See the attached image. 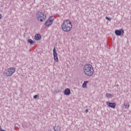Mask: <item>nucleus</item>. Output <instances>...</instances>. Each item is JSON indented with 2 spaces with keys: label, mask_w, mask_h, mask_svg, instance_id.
<instances>
[{
  "label": "nucleus",
  "mask_w": 131,
  "mask_h": 131,
  "mask_svg": "<svg viewBox=\"0 0 131 131\" xmlns=\"http://www.w3.org/2000/svg\"><path fill=\"white\" fill-rule=\"evenodd\" d=\"M61 29L64 32H69L72 29V23L69 20H65L61 24Z\"/></svg>",
  "instance_id": "1"
},
{
  "label": "nucleus",
  "mask_w": 131,
  "mask_h": 131,
  "mask_svg": "<svg viewBox=\"0 0 131 131\" xmlns=\"http://www.w3.org/2000/svg\"><path fill=\"white\" fill-rule=\"evenodd\" d=\"M84 73L86 76L91 77L94 75V68L91 64H85L83 67Z\"/></svg>",
  "instance_id": "2"
},
{
  "label": "nucleus",
  "mask_w": 131,
  "mask_h": 131,
  "mask_svg": "<svg viewBox=\"0 0 131 131\" xmlns=\"http://www.w3.org/2000/svg\"><path fill=\"white\" fill-rule=\"evenodd\" d=\"M36 17L38 21L42 22V21H45V20H46L47 18V14H46V12H45V11H39L36 13Z\"/></svg>",
  "instance_id": "3"
},
{
  "label": "nucleus",
  "mask_w": 131,
  "mask_h": 131,
  "mask_svg": "<svg viewBox=\"0 0 131 131\" xmlns=\"http://www.w3.org/2000/svg\"><path fill=\"white\" fill-rule=\"evenodd\" d=\"M15 72H16V68H15V67H11L7 69L4 73V74L5 76H7V77H10V76H12Z\"/></svg>",
  "instance_id": "4"
},
{
  "label": "nucleus",
  "mask_w": 131,
  "mask_h": 131,
  "mask_svg": "<svg viewBox=\"0 0 131 131\" xmlns=\"http://www.w3.org/2000/svg\"><path fill=\"white\" fill-rule=\"evenodd\" d=\"M54 19H55V17H54V16H50L48 18V19L46 21L45 26L49 27V26H50V25H52V24H53V22L54 21Z\"/></svg>",
  "instance_id": "5"
},
{
  "label": "nucleus",
  "mask_w": 131,
  "mask_h": 131,
  "mask_svg": "<svg viewBox=\"0 0 131 131\" xmlns=\"http://www.w3.org/2000/svg\"><path fill=\"white\" fill-rule=\"evenodd\" d=\"M53 56L55 62H59V59L58 58V54H57V52H56V48H54L53 50Z\"/></svg>",
  "instance_id": "6"
},
{
  "label": "nucleus",
  "mask_w": 131,
  "mask_h": 131,
  "mask_svg": "<svg viewBox=\"0 0 131 131\" xmlns=\"http://www.w3.org/2000/svg\"><path fill=\"white\" fill-rule=\"evenodd\" d=\"M115 33L116 35L119 36L121 35V33H124V30H123V29H120V30H116L115 31Z\"/></svg>",
  "instance_id": "7"
},
{
  "label": "nucleus",
  "mask_w": 131,
  "mask_h": 131,
  "mask_svg": "<svg viewBox=\"0 0 131 131\" xmlns=\"http://www.w3.org/2000/svg\"><path fill=\"white\" fill-rule=\"evenodd\" d=\"M106 104L107 105V106H108V107H110V108H113V109H114V108L116 107V104H115V103H111L109 102V101H107L106 102Z\"/></svg>",
  "instance_id": "8"
},
{
  "label": "nucleus",
  "mask_w": 131,
  "mask_h": 131,
  "mask_svg": "<svg viewBox=\"0 0 131 131\" xmlns=\"http://www.w3.org/2000/svg\"><path fill=\"white\" fill-rule=\"evenodd\" d=\"M71 93V91H70V89L67 88L64 91V94L66 96H69L70 95V93Z\"/></svg>",
  "instance_id": "9"
},
{
  "label": "nucleus",
  "mask_w": 131,
  "mask_h": 131,
  "mask_svg": "<svg viewBox=\"0 0 131 131\" xmlns=\"http://www.w3.org/2000/svg\"><path fill=\"white\" fill-rule=\"evenodd\" d=\"M123 109H128L129 108V103L128 102L124 103Z\"/></svg>",
  "instance_id": "10"
},
{
  "label": "nucleus",
  "mask_w": 131,
  "mask_h": 131,
  "mask_svg": "<svg viewBox=\"0 0 131 131\" xmlns=\"http://www.w3.org/2000/svg\"><path fill=\"white\" fill-rule=\"evenodd\" d=\"M40 37H41L40 34H37L35 35L34 39L35 40H39L40 39Z\"/></svg>",
  "instance_id": "11"
},
{
  "label": "nucleus",
  "mask_w": 131,
  "mask_h": 131,
  "mask_svg": "<svg viewBox=\"0 0 131 131\" xmlns=\"http://www.w3.org/2000/svg\"><path fill=\"white\" fill-rule=\"evenodd\" d=\"M53 129L55 131H60L61 127H60V126H59V125L55 126L53 127Z\"/></svg>",
  "instance_id": "12"
},
{
  "label": "nucleus",
  "mask_w": 131,
  "mask_h": 131,
  "mask_svg": "<svg viewBox=\"0 0 131 131\" xmlns=\"http://www.w3.org/2000/svg\"><path fill=\"white\" fill-rule=\"evenodd\" d=\"M27 41L29 43H30V45H34V43H35V41L32 40L31 39H28Z\"/></svg>",
  "instance_id": "13"
},
{
  "label": "nucleus",
  "mask_w": 131,
  "mask_h": 131,
  "mask_svg": "<svg viewBox=\"0 0 131 131\" xmlns=\"http://www.w3.org/2000/svg\"><path fill=\"white\" fill-rule=\"evenodd\" d=\"M88 82H89L88 81H84L83 84H82V86L84 89H85L86 88V83H88Z\"/></svg>",
  "instance_id": "14"
},
{
  "label": "nucleus",
  "mask_w": 131,
  "mask_h": 131,
  "mask_svg": "<svg viewBox=\"0 0 131 131\" xmlns=\"http://www.w3.org/2000/svg\"><path fill=\"white\" fill-rule=\"evenodd\" d=\"M106 96L108 98H112V95H111V94H110V93H107V94H106Z\"/></svg>",
  "instance_id": "15"
},
{
  "label": "nucleus",
  "mask_w": 131,
  "mask_h": 131,
  "mask_svg": "<svg viewBox=\"0 0 131 131\" xmlns=\"http://www.w3.org/2000/svg\"><path fill=\"white\" fill-rule=\"evenodd\" d=\"M105 19H106V20H107L108 21H111V20H112V18H109L107 16L105 17Z\"/></svg>",
  "instance_id": "16"
},
{
  "label": "nucleus",
  "mask_w": 131,
  "mask_h": 131,
  "mask_svg": "<svg viewBox=\"0 0 131 131\" xmlns=\"http://www.w3.org/2000/svg\"><path fill=\"white\" fill-rule=\"evenodd\" d=\"M38 97H39L38 95H36L33 97V98L34 99H36L37 98H38Z\"/></svg>",
  "instance_id": "17"
},
{
  "label": "nucleus",
  "mask_w": 131,
  "mask_h": 131,
  "mask_svg": "<svg viewBox=\"0 0 131 131\" xmlns=\"http://www.w3.org/2000/svg\"><path fill=\"white\" fill-rule=\"evenodd\" d=\"M85 112L86 113H88V112H89V110H85Z\"/></svg>",
  "instance_id": "18"
},
{
  "label": "nucleus",
  "mask_w": 131,
  "mask_h": 131,
  "mask_svg": "<svg viewBox=\"0 0 131 131\" xmlns=\"http://www.w3.org/2000/svg\"><path fill=\"white\" fill-rule=\"evenodd\" d=\"M2 19V14H0V20Z\"/></svg>",
  "instance_id": "19"
},
{
  "label": "nucleus",
  "mask_w": 131,
  "mask_h": 131,
  "mask_svg": "<svg viewBox=\"0 0 131 131\" xmlns=\"http://www.w3.org/2000/svg\"><path fill=\"white\" fill-rule=\"evenodd\" d=\"M0 130L1 131H2V130H4V129H2V128H0Z\"/></svg>",
  "instance_id": "20"
},
{
  "label": "nucleus",
  "mask_w": 131,
  "mask_h": 131,
  "mask_svg": "<svg viewBox=\"0 0 131 131\" xmlns=\"http://www.w3.org/2000/svg\"><path fill=\"white\" fill-rule=\"evenodd\" d=\"M2 131H6V130H2Z\"/></svg>",
  "instance_id": "21"
},
{
  "label": "nucleus",
  "mask_w": 131,
  "mask_h": 131,
  "mask_svg": "<svg viewBox=\"0 0 131 131\" xmlns=\"http://www.w3.org/2000/svg\"><path fill=\"white\" fill-rule=\"evenodd\" d=\"M76 1H77V0H76Z\"/></svg>",
  "instance_id": "22"
}]
</instances>
